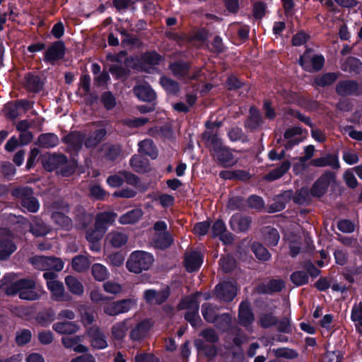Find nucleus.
<instances>
[{"instance_id": "f257e3e1", "label": "nucleus", "mask_w": 362, "mask_h": 362, "mask_svg": "<svg viewBox=\"0 0 362 362\" xmlns=\"http://www.w3.org/2000/svg\"><path fill=\"white\" fill-rule=\"evenodd\" d=\"M6 291L8 295L18 293L20 298L28 300H37L43 294L42 287L29 279H22L11 284Z\"/></svg>"}, {"instance_id": "f03ea898", "label": "nucleus", "mask_w": 362, "mask_h": 362, "mask_svg": "<svg viewBox=\"0 0 362 362\" xmlns=\"http://www.w3.org/2000/svg\"><path fill=\"white\" fill-rule=\"evenodd\" d=\"M205 138L210 148L212 156L223 167H231L236 163L233 153L224 146L221 139L216 134H205Z\"/></svg>"}, {"instance_id": "7ed1b4c3", "label": "nucleus", "mask_w": 362, "mask_h": 362, "mask_svg": "<svg viewBox=\"0 0 362 362\" xmlns=\"http://www.w3.org/2000/svg\"><path fill=\"white\" fill-rule=\"evenodd\" d=\"M153 261V257L151 253L138 250L130 255L126 265L130 272L139 274L148 270L152 266Z\"/></svg>"}, {"instance_id": "20e7f679", "label": "nucleus", "mask_w": 362, "mask_h": 362, "mask_svg": "<svg viewBox=\"0 0 362 362\" xmlns=\"http://www.w3.org/2000/svg\"><path fill=\"white\" fill-rule=\"evenodd\" d=\"M43 277L46 280L47 288L51 293L52 298L56 301H68L71 297L65 291L62 282L57 280V274L52 272H45Z\"/></svg>"}, {"instance_id": "39448f33", "label": "nucleus", "mask_w": 362, "mask_h": 362, "mask_svg": "<svg viewBox=\"0 0 362 362\" xmlns=\"http://www.w3.org/2000/svg\"><path fill=\"white\" fill-rule=\"evenodd\" d=\"M12 195L21 200L22 206L29 212L35 213L40 209L39 202L33 196V190L29 187H20L12 190Z\"/></svg>"}, {"instance_id": "423d86ee", "label": "nucleus", "mask_w": 362, "mask_h": 362, "mask_svg": "<svg viewBox=\"0 0 362 362\" xmlns=\"http://www.w3.org/2000/svg\"><path fill=\"white\" fill-rule=\"evenodd\" d=\"M179 310L187 309L185 319L193 326L198 327L202 322L198 314L199 303L195 296H187L185 298L177 305Z\"/></svg>"}, {"instance_id": "0eeeda50", "label": "nucleus", "mask_w": 362, "mask_h": 362, "mask_svg": "<svg viewBox=\"0 0 362 362\" xmlns=\"http://www.w3.org/2000/svg\"><path fill=\"white\" fill-rule=\"evenodd\" d=\"M30 262L36 269L42 271L59 272L64 266L61 259L53 257L36 256L30 259Z\"/></svg>"}, {"instance_id": "6e6552de", "label": "nucleus", "mask_w": 362, "mask_h": 362, "mask_svg": "<svg viewBox=\"0 0 362 362\" xmlns=\"http://www.w3.org/2000/svg\"><path fill=\"white\" fill-rule=\"evenodd\" d=\"M324 62L325 59L322 55L314 54L311 50L308 49L299 59L300 66L309 72L320 70L323 66Z\"/></svg>"}, {"instance_id": "1a4fd4ad", "label": "nucleus", "mask_w": 362, "mask_h": 362, "mask_svg": "<svg viewBox=\"0 0 362 362\" xmlns=\"http://www.w3.org/2000/svg\"><path fill=\"white\" fill-rule=\"evenodd\" d=\"M53 221L62 228H69L71 226V219L64 215L68 210V206L64 202H55L51 206Z\"/></svg>"}, {"instance_id": "9d476101", "label": "nucleus", "mask_w": 362, "mask_h": 362, "mask_svg": "<svg viewBox=\"0 0 362 362\" xmlns=\"http://www.w3.org/2000/svg\"><path fill=\"white\" fill-rule=\"evenodd\" d=\"M219 308L213 305L211 303H206L202 305V314L204 319L209 323H214L218 317L225 323L226 326H228L230 323V317L228 314H221L218 315Z\"/></svg>"}, {"instance_id": "9b49d317", "label": "nucleus", "mask_w": 362, "mask_h": 362, "mask_svg": "<svg viewBox=\"0 0 362 362\" xmlns=\"http://www.w3.org/2000/svg\"><path fill=\"white\" fill-rule=\"evenodd\" d=\"M135 301L132 299H124L108 303L104 306V312L111 316L127 313L134 308Z\"/></svg>"}, {"instance_id": "f8f14e48", "label": "nucleus", "mask_w": 362, "mask_h": 362, "mask_svg": "<svg viewBox=\"0 0 362 362\" xmlns=\"http://www.w3.org/2000/svg\"><path fill=\"white\" fill-rule=\"evenodd\" d=\"M217 297L223 301H230L237 295V288L232 282H223L216 286Z\"/></svg>"}, {"instance_id": "ddd939ff", "label": "nucleus", "mask_w": 362, "mask_h": 362, "mask_svg": "<svg viewBox=\"0 0 362 362\" xmlns=\"http://www.w3.org/2000/svg\"><path fill=\"white\" fill-rule=\"evenodd\" d=\"M5 236L0 239V260L9 257L16 250L13 242V236L8 231L4 230Z\"/></svg>"}, {"instance_id": "4468645a", "label": "nucleus", "mask_w": 362, "mask_h": 362, "mask_svg": "<svg viewBox=\"0 0 362 362\" xmlns=\"http://www.w3.org/2000/svg\"><path fill=\"white\" fill-rule=\"evenodd\" d=\"M90 343L93 348L103 349L107 346V341L103 332L97 327H93L88 331Z\"/></svg>"}, {"instance_id": "2eb2a0df", "label": "nucleus", "mask_w": 362, "mask_h": 362, "mask_svg": "<svg viewBox=\"0 0 362 362\" xmlns=\"http://www.w3.org/2000/svg\"><path fill=\"white\" fill-rule=\"evenodd\" d=\"M169 294L168 288L158 292L153 289H148L144 291V298L147 303L160 305L168 299Z\"/></svg>"}, {"instance_id": "dca6fc26", "label": "nucleus", "mask_w": 362, "mask_h": 362, "mask_svg": "<svg viewBox=\"0 0 362 362\" xmlns=\"http://www.w3.org/2000/svg\"><path fill=\"white\" fill-rule=\"evenodd\" d=\"M203 262V256L198 251H188L185 253V266L189 272L198 269Z\"/></svg>"}, {"instance_id": "f3484780", "label": "nucleus", "mask_w": 362, "mask_h": 362, "mask_svg": "<svg viewBox=\"0 0 362 362\" xmlns=\"http://www.w3.org/2000/svg\"><path fill=\"white\" fill-rule=\"evenodd\" d=\"M66 157L63 155H44L42 157V164L47 171L59 170L60 164H64Z\"/></svg>"}, {"instance_id": "a211bd4d", "label": "nucleus", "mask_w": 362, "mask_h": 362, "mask_svg": "<svg viewBox=\"0 0 362 362\" xmlns=\"http://www.w3.org/2000/svg\"><path fill=\"white\" fill-rule=\"evenodd\" d=\"M250 224V218L240 214L233 215L230 221V228L235 232H245L247 230Z\"/></svg>"}, {"instance_id": "6ab92c4d", "label": "nucleus", "mask_w": 362, "mask_h": 362, "mask_svg": "<svg viewBox=\"0 0 362 362\" xmlns=\"http://www.w3.org/2000/svg\"><path fill=\"white\" fill-rule=\"evenodd\" d=\"M239 322L245 327H248L254 321V315L248 302H242L239 307Z\"/></svg>"}, {"instance_id": "aec40b11", "label": "nucleus", "mask_w": 362, "mask_h": 362, "mask_svg": "<svg viewBox=\"0 0 362 362\" xmlns=\"http://www.w3.org/2000/svg\"><path fill=\"white\" fill-rule=\"evenodd\" d=\"M152 241L155 247L165 249L173 244V238L170 233L166 230L161 233H154Z\"/></svg>"}, {"instance_id": "412c9836", "label": "nucleus", "mask_w": 362, "mask_h": 362, "mask_svg": "<svg viewBox=\"0 0 362 362\" xmlns=\"http://www.w3.org/2000/svg\"><path fill=\"white\" fill-rule=\"evenodd\" d=\"M64 45L62 42H54L46 52L45 61L54 62L62 59L64 54Z\"/></svg>"}, {"instance_id": "4be33fe9", "label": "nucleus", "mask_w": 362, "mask_h": 362, "mask_svg": "<svg viewBox=\"0 0 362 362\" xmlns=\"http://www.w3.org/2000/svg\"><path fill=\"white\" fill-rule=\"evenodd\" d=\"M81 337L79 336L65 337L62 339V344L67 349H71L78 353H86L88 349L81 344Z\"/></svg>"}, {"instance_id": "5701e85b", "label": "nucleus", "mask_w": 362, "mask_h": 362, "mask_svg": "<svg viewBox=\"0 0 362 362\" xmlns=\"http://www.w3.org/2000/svg\"><path fill=\"white\" fill-rule=\"evenodd\" d=\"M64 141L68 145L71 151H78L84 144L85 138L80 132H74L66 135L64 138Z\"/></svg>"}, {"instance_id": "b1692460", "label": "nucleus", "mask_w": 362, "mask_h": 362, "mask_svg": "<svg viewBox=\"0 0 362 362\" xmlns=\"http://www.w3.org/2000/svg\"><path fill=\"white\" fill-rule=\"evenodd\" d=\"M331 179L330 174H325L320 177L313 185L311 189V194L316 197L323 195L329 185Z\"/></svg>"}, {"instance_id": "393cba45", "label": "nucleus", "mask_w": 362, "mask_h": 362, "mask_svg": "<svg viewBox=\"0 0 362 362\" xmlns=\"http://www.w3.org/2000/svg\"><path fill=\"white\" fill-rule=\"evenodd\" d=\"M52 329L60 334H73L79 329V325L75 322L66 321L54 323Z\"/></svg>"}, {"instance_id": "a878e982", "label": "nucleus", "mask_w": 362, "mask_h": 362, "mask_svg": "<svg viewBox=\"0 0 362 362\" xmlns=\"http://www.w3.org/2000/svg\"><path fill=\"white\" fill-rule=\"evenodd\" d=\"M152 325L148 320H144L139 322L131 331L130 337L133 340H140L145 337L150 330Z\"/></svg>"}, {"instance_id": "bb28decb", "label": "nucleus", "mask_w": 362, "mask_h": 362, "mask_svg": "<svg viewBox=\"0 0 362 362\" xmlns=\"http://www.w3.org/2000/svg\"><path fill=\"white\" fill-rule=\"evenodd\" d=\"M225 223L221 221H216L212 226L211 230L214 236H218L225 244L230 243L233 240V237L230 233H226Z\"/></svg>"}, {"instance_id": "cd10ccee", "label": "nucleus", "mask_w": 362, "mask_h": 362, "mask_svg": "<svg viewBox=\"0 0 362 362\" xmlns=\"http://www.w3.org/2000/svg\"><path fill=\"white\" fill-rule=\"evenodd\" d=\"M310 164L316 167L331 166L334 169L339 168L338 157L331 154H328L324 157L315 158L311 160Z\"/></svg>"}, {"instance_id": "c85d7f7f", "label": "nucleus", "mask_w": 362, "mask_h": 362, "mask_svg": "<svg viewBox=\"0 0 362 362\" xmlns=\"http://www.w3.org/2000/svg\"><path fill=\"white\" fill-rule=\"evenodd\" d=\"M134 93L139 100L143 101H152L156 98L155 92L148 85L135 86Z\"/></svg>"}, {"instance_id": "c756f323", "label": "nucleus", "mask_w": 362, "mask_h": 362, "mask_svg": "<svg viewBox=\"0 0 362 362\" xmlns=\"http://www.w3.org/2000/svg\"><path fill=\"white\" fill-rule=\"evenodd\" d=\"M30 231L35 236H44L49 231V228L38 217L34 216L32 223H29Z\"/></svg>"}, {"instance_id": "7c9ffc66", "label": "nucleus", "mask_w": 362, "mask_h": 362, "mask_svg": "<svg viewBox=\"0 0 362 362\" xmlns=\"http://www.w3.org/2000/svg\"><path fill=\"white\" fill-rule=\"evenodd\" d=\"M302 134V129L300 127H294L287 129L284 133V138L288 141L285 144V148L286 150L291 149L294 145L298 144L301 142V139H292L296 135H300Z\"/></svg>"}, {"instance_id": "2f4dec72", "label": "nucleus", "mask_w": 362, "mask_h": 362, "mask_svg": "<svg viewBox=\"0 0 362 362\" xmlns=\"http://www.w3.org/2000/svg\"><path fill=\"white\" fill-rule=\"evenodd\" d=\"M337 92L341 95L358 93V85L353 81H345L339 83L336 88Z\"/></svg>"}, {"instance_id": "473e14b6", "label": "nucleus", "mask_w": 362, "mask_h": 362, "mask_svg": "<svg viewBox=\"0 0 362 362\" xmlns=\"http://www.w3.org/2000/svg\"><path fill=\"white\" fill-rule=\"evenodd\" d=\"M262 124V116L259 112L255 107L250 108V115L245 122V127L251 130L258 128Z\"/></svg>"}, {"instance_id": "72a5a7b5", "label": "nucleus", "mask_w": 362, "mask_h": 362, "mask_svg": "<svg viewBox=\"0 0 362 362\" xmlns=\"http://www.w3.org/2000/svg\"><path fill=\"white\" fill-rule=\"evenodd\" d=\"M65 284L71 293L78 296L83 293V286L76 277L67 276L65 278Z\"/></svg>"}, {"instance_id": "f704fd0d", "label": "nucleus", "mask_w": 362, "mask_h": 362, "mask_svg": "<svg viewBox=\"0 0 362 362\" xmlns=\"http://www.w3.org/2000/svg\"><path fill=\"white\" fill-rule=\"evenodd\" d=\"M105 134L106 131L104 129L96 130L85 139V146L88 148L95 147L103 139Z\"/></svg>"}, {"instance_id": "c9c22d12", "label": "nucleus", "mask_w": 362, "mask_h": 362, "mask_svg": "<svg viewBox=\"0 0 362 362\" xmlns=\"http://www.w3.org/2000/svg\"><path fill=\"white\" fill-rule=\"evenodd\" d=\"M116 218V214L112 212H103L96 216L95 224L98 227L105 228L107 230V226L112 224Z\"/></svg>"}, {"instance_id": "e433bc0d", "label": "nucleus", "mask_w": 362, "mask_h": 362, "mask_svg": "<svg viewBox=\"0 0 362 362\" xmlns=\"http://www.w3.org/2000/svg\"><path fill=\"white\" fill-rule=\"evenodd\" d=\"M341 69L349 73H359L362 71V62L355 57H349L341 64Z\"/></svg>"}, {"instance_id": "4c0bfd02", "label": "nucleus", "mask_w": 362, "mask_h": 362, "mask_svg": "<svg viewBox=\"0 0 362 362\" xmlns=\"http://www.w3.org/2000/svg\"><path fill=\"white\" fill-rule=\"evenodd\" d=\"M143 212L139 209H132L123 214L119 218L122 224H132L138 221L142 216Z\"/></svg>"}, {"instance_id": "58836bf2", "label": "nucleus", "mask_w": 362, "mask_h": 362, "mask_svg": "<svg viewBox=\"0 0 362 362\" xmlns=\"http://www.w3.org/2000/svg\"><path fill=\"white\" fill-rule=\"evenodd\" d=\"M291 168V163L286 160L281 165L272 170L269 173L265 175L264 178L267 180H275L282 177Z\"/></svg>"}, {"instance_id": "ea45409f", "label": "nucleus", "mask_w": 362, "mask_h": 362, "mask_svg": "<svg viewBox=\"0 0 362 362\" xmlns=\"http://www.w3.org/2000/svg\"><path fill=\"white\" fill-rule=\"evenodd\" d=\"M59 143L57 135L52 133L41 134L38 138V144L41 147L49 148L56 146Z\"/></svg>"}, {"instance_id": "a19ab883", "label": "nucleus", "mask_w": 362, "mask_h": 362, "mask_svg": "<svg viewBox=\"0 0 362 362\" xmlns=\"http://www.w3.org/2000/svg\"><path fill=\"white\" fill-rule=\"evenodd\" d=\"M263 233L264 243L268 246H276L278 244L280 236L276 229L267 227Z\"/></svg>"}, {"instance_id": "79ce46f5", "label": "nucleus", "mask_w": 362, "mask_h": 362, "mask_svg": "<svg viewBox=\"0 0 362 362\" xmlns=\"http://www.w3.org/2000/svg\"><path fill=\"white\" fill-rule=\"evenodd\" d=\"M139 150L141 153L149 156L153 159H155L158 156L153 143L150 139L140 141L139 143Z\"/></svg>"}, {"instance_id": "37998d69", "label": "nucleus", "mask_w": 362, "mask_h": 362, "mask_svg": "<svg viewBox=\"0 0 362 362\" xmlns=\"http://www.w3.org/2000/svg\"><path fill=\"white\" fill-rule=\"evenodd\" d=\"M107 239L112 246L119 247L127 243V236L123 233L115 231L109 233Z\"/></svg>"}, {"instance_id": "c03bdc74", "label": "nucleus", "mask_w": 362, "mask_h": 362, "mask_svg": "<svg viewBox=\"0 0 362 362\" xmlns=\"http://www.w3.org/2000/svg\"><path fill=\"white\" fill-rule=\"evenodd\" d=\"M91 272L94 279L98 281L105 280L109 276V272L106 267L99 263H95L92 266Z\"/></svg>"}, {"instance_id": "a18cd8bd", "label": "nucleus", "mask_w": 362, "mask_h": 362, "mask_svg": "<svg viewBox=\"0 0 362 362\" xmlns=\"http://www.w3.org/2000/svg\"><path fill=\"white\" fill-rule=\"evenodd\" d=\"M90 262L85 255H78L72 259L73 269L78 272L86 270L90 266Z\"/></svg>"}, {"instance_id": "49530a36", "label": "nucleus", "mask_w": 362, "mask_h": 362, "mask_svg": "<svg viewBox=\"0 0 362 362\" xmlns=\"http://www.w3.org/2000/svg\"><path fill=\"white\" fill-rule=\"evenodd\" d=\"M194 346L199 351L202 352L209 358L214 357L216 355V349L214 345H206L202 339H196Z\"/></svg>"}, {"instance_id": "de8ad7c7", "label": "nucleus", "mask_w": 362, "mask_h": 362, "mask_svg": "<svg viewBox=\"0 0 362 362\" xmlns=\"http://www.w3.org/2000/svg\"><path fill=\"white\" fill-rule=\"evenodd\" d=\"M106 230L105 228L98 227L95 223L94 228L90 229L86 233V239L90 243L99 241L103 237Z\"/></svg>"}, {"instance_id": "09e8293b", "label": "nucleus", "mask_w": 362, "mask_h": 362, "mask_svg": "<svg viewBox=\"0 0 362 362\" xmlns=\"http://www.w3.org/2000/svg\"><path fill=\"white\" fill-rule=\"evenodd\" d=\"M160 83L169 94H176L179 91L178 83L170 78L163 76L160 79Z\"/></svg>"}, {"instance_id": "8fccbe9b", "label": "nucleus", "mask_w": 362, "mask_h": 362, "mask_svg": "<svg viewBox=\"0 0 362 362\" xmlns=\"http://www.w3.org/2000/svg\"><path fill=\"white\" fill-rule=\"evenodd\" d=\"M127 329H128V321L127 320L118 322V323L115 324L112 328V336L116 339H122L124 337Z\"/></svg>"}, {"instance_id": "3c124183", "label": "nucleus", "mask_w": 362, "mask_h": 362, "mask_svg": "<svg viewBox=\"0 0 362 362\" xmlns=\"http://www.w3.org/2000/svg\"><path fill=\"white\" fill-rule=\"evenodd\" d=\"M351 317L355 322L356 328L362 333V303L353 307Z\"/></svg>"}, {"instance_id": "603ef678", "label": "nucleus", "mask_w": 362, "mask_h": 362, "mask_svg": "<svg viewBox=\"0 0 362 362\" xmlns=\"http://www.w3.org/2000/svg\"><path fill=\"white\" fill-rule=\"evenodd\" d=\"M132 168L136 172H144L148 168L147 162L140 156L135 155L130 160Z\"/></svg>"}, {"instance_id": "864d4df0", "label": "nucleus", "mask_w": 362, "mask_h": 362, "mask_svg": "<svg viewBox=\"0 0 362 362\" xmlns=\"http://www.w3.org/2000/svg\"><path fill=\"white\" fill-rule=\"evenodd\" d=\"M337 78L334 73H327L315 78V83L318 86H326L334 83Z\"/></svg>"}, {"instance_id": "5fc2aeb1", "label": "nucleus", "mask_w": 362, "mask_h": 362, "mask_svg": "<svg viewBox=\"0 0 362 362\" xmlns=\"http://www.w3.org/2000/svg\"><path fill=\"white\" fill-rule=\"evenodd\" d=\"M252 251L257 258L260 260L267 261L271 257V255L267 248L259 243H254L252 244Z\"/></svg>"}, {"instance_id": "6e6d98bb", "label": "nucleus", "mask_w": 362, "mask_h": 362, "mask_svg": "<svg viewBox=\"0 0 362 362\" xmlns=\"http://www.w3.org/2000/svg\"><path fill=\"white\" fill-rule=\"evenodd\" d=\"M25 85L27 88L33 92H37L42 88L39 78L32 74H27L25 76Z\"/></svg>"}, {"instance_id": "4d7b16f0", "label": "nucleus", "mask_w": 362, "mask_h": 362, "mask_svg": "<svg viewBox=\"0 0 362 362\" xmlns=\"http://www.w3.org/2000/svg\"><path fill=\"white\" fill-rule=\"evenodd\" d=\"M272 352L276 357L293 359L298 356V354L293 349L288 348L274 349Z\"/></svg>"}, {"instance_id": "13d9d810", "label": "nucleus", "mask_w": 362, "mask_h": 362, "mask_svg": "<svg viewBox=\"0 0 362 362\" xmlns=\"http://www.w3.org/2000/svg\"><path fill=\"white\" fill-rule=\"evenodd\" d=\"M284 282L281 279H273L271 280L264 290H260L259 291L266 292V293H274L279 292L284 288Z\"/></svg>"}, {"instance_id": "bf43d9fd", "label": "nucleus", "mask_w": 362, "mask_h": 362, "mask_svg": "<svg viewBox=\"0 0 362 362\" xmlns=\"http://www.w3.org/2000/svg\"><path fill=\"white\" fill-rule=\"evenodd\" d=\"M308 275L303 271L296 272L291 276V280L297 286L305 284L308 281Z\"/></svg>"}, {"instance_id": "052dcab7", "label": "nucleus", "mask_w": 362, "mask_h": 362, "mask_svg": "<svg viewBox=\"0 0 362 362\" xmlns=\"http://www.w3.org/2000/svg\"><path fill=\"white\" fill-rule=\"evenodd\" d=\"M188 65L185 62H176L170 65V69L173 74L177 76H182L188 71Z\"/></svg>"}, {"instance_id": "680f3d73", "label": "nucleus", "mask_w": 362, "mask_h": 362, "mask_svg": "<svg viewBox=\"0 0 362 362\" xmlns=\"http://www.w3.org/2000/svg\"><path fill=\"white\" fill-rule=\"evenodd\" d=\"M31 339V332L28 329H23L16 333V341L18 345H24Z\"/></svg>"}, {"instance_id": "e2e57ef3", "label": "nucleus", "mask_w": 362, "mask_h": 362, "mask_svg": "<svg viewBox=\"0 0 362 362\" xmlns=\"http://www.w3.org/2000/svg\"><path fill=\"white\" fill-rule=\"evenodd\" d=\"M101 101L107 110L112 109L116 105L115 98L110 92L104 93L101 96Z\"/></svg>"}, {"instance_id": "0e129e2a", "label": "nucleus", "mask_w": 362, "mask_h": 362, "mask_svg": "<svg viewBox=\"0 0 362 362\" xmlns=\"http://www.w3.org/2000/svg\"><path fill=\"white\" fill-rule=\"evenodd\" d=\"M161 59V57L156 52L146 53L142 57L144 62L149 65L158 64Z\"/></svg>"}, {"instance_id": "69168bd1", "label": "nucleus", "mask_w": 362, "mask_h": 362, "mask_svg": "<svg viewBox=\"0 0 362 362\" xmlns=\"http://www.w3.org/2000/svg\"><path fill=\"white\" fill-rule=\"evenodd\" d=\"M346 184L351 187L356 188L358 186V181L354 175V171L351 169L347 170L343 175Z\"/></svg>"}, {"instance_id": "338daca9", "label": "nucleus", "mask_w": 362, "mask_h": 362, "mask_svg": "<svg viewBox=\"0 0 362 362\" xmlns=\"http://www.w3.org/2000/svg\"><path fill=\"white\" fill-rule=\"evenodd\" d=\"M220 265L224 272H228L235 267V261L232 257L227 256L220 259Z\"/></svg>"}, {"instance_id": "774afa93", "label": "nucleus", "mask_w": 362, "mask_h": 362, "mask_svg": "<svg viewBox=\"0 0 362 362\" xmlns=\"http://www.w3.org/2000/svg\"><path fill=\"white\" fill-rule=\"evenodd\" d=\"M341 355L339 351H328L325 354L322 362H341Z\"/></svg>"}]
</instances>
